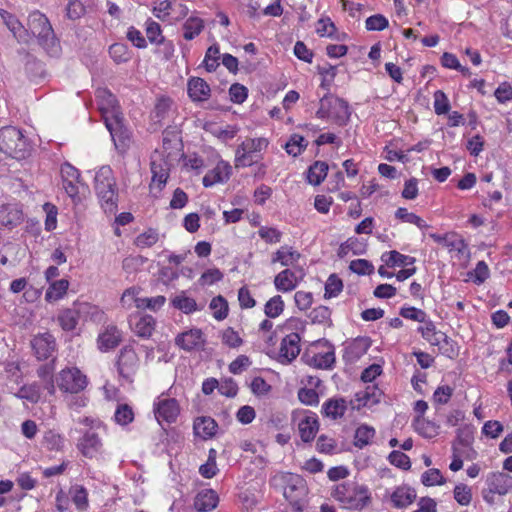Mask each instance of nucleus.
Wrapping results in <instances>:
<instances>
[{
	"label": "nucleus",
	"mask_w": 512,
	"mask_h": 512,
	"mask_svg": "<svg viewBox=\"0 0 512 512\" xmlns=\"http://www.w3.org/2000/svg\"><path fill=\"white\" fill-rule=\"evenodd\" d=\"M94 188L105 213L114 214L118 207L116 179L110 166H102L96 172Z\"/></svg>",
	"instance_id": "f257e3e1"
},
{
	"label": "nucleus",
	"mask_w": 512,
	"mask_h": 512,
	"mask_svg": "<svg viewBox=\"0 0 512 512\" xmlns=\"http://www.w3.org/2000/svg\"><path fill=\"white\" fill-rule=\"evenodd\" d=\"M332 496L346 509H363L370 501V493L365 485L346 481L335 486Z\"/></svg>",
	"instance_id": "f03ea898"
},
{
	"label": "nucleus",
	"mask_w": 512,
	"mask_h": 512,
	"mask_svg": "<svg viewBox=\"0 0 512 512\" xmlns=\"http://www.w3.org/2000/svg\"><path fill=\"white\" fill-rule=\"evenodd\" d=\"M28 28L37 37L39 44L51 55L59 51V44L48 18L40 11H33L28 17Z\"/></svg>",
	"instance_id": "7ed1b4c3"
},
{
	"label": "nucleus",
	"mask_w": 512,
	"mask_h": 512,
	"mask_svg": "<svg viewBox=\"0 0 512 512\" xmlns=\"http://www.w3.org/2000/svg\"><path fill=\"white\" fill-rule=\"evenodd\" d=\"M274 486L281 487L284 498L291 504L295 511H302V501L306 495L304 480L296 474L280 473L272 479Z\"/></svg>",
	"instance_id": "20e7f679"
},
{
	"label": "nucleus",
	"mask_w": 512,
	"mask_h": 512,
	"mask_svg": "<svg viewBox=\"0 0 512 512\" xmlns=\"http://www.w3.org/2000/svg\"><path fill=\"white\" fill-rule=\"evenodd\" d=\"M30 144L22 131L6 126L0 129V150L15 159H25L30 153Z\"/></svg>",
	"instance_id": "39448f33"
},
{
	"label": "nucleus",
	"mask_w": 512,
	"mask_h": 512,
	"mask_svg": "<svg viewBox=\"0 0 512 512\" xmlns=\"http://www.w3.org/2000/svg\"><path fill=\"white\" fill-rule=\"evenodd\" d=\"M316 116L330 120L338 126H345L350 119L351 111L345 100L333 95H325L319 101Z\"/></svg>",
	"instance_id": "423d86ee"
},
{
	"label": "nucleus",
	"mask_w": 512,
	"mask_h": 512,
	"mask_svg": "<svg viewBox=\"0 0 512 512\" xmlns=\"http://www.w3.org/2000/svg\"><path fill=\"white\" fill-rule=\"evenodd\" d=\"M269 142L264 137L247 138L236 150L235 165L236 167L251 166L260 158V153L267 149Z\"/></svg>",
	"instance_id": "0eeeda50"
},
{
	"label": "nucleus",
	"mask_w": 512,
	"mask_h": 512,
	"mask_svg": "<svg viewBox=\"0 0 512 512\" xmlns=\"http://www.w3.org/2000/svg\"><path fill=\"white\" fill-rule=\"evenodd\" d=\"M56 383L61 391L76 394L86 388L88 379L77 367H67L59 372Z\"/></svg>",
	"instance_id": "6e6552de"
},
{
	"label": "nucleus",
	"mask_w": 512,
	"mask_h": 512,
	"mask_svg": "<svg viewBox=\"0 0 512 512\" xmlns=\"http://www.w3.org/2000/svg\"><path fill=\"white\" fill-rule=\"evenodd\" d=\"M106 128L110 132L115 148L120 153H125L132 144V133L124 124L123 116L106 119Z\"/></svg>",
	"instance_id": "1a4fd4ad"
},
{
	"label": "nucleus",
	"mask_w": 512,
	"mask_h": 512,
	"mask_svg": "<svg viewBox=\"0 0 512 512\" xmlns=\"http://www.w3.org/2000/svg\"><path fill=\"white\" fill-rule=\"evenodd\" d=\"M487 490H483V498L493 503L494 495H506L512 490V476L503 472H491L486 476Z\"/></svg>",
	"instance_id": "9d476101"
},
{
	"label": "nucleus",
	"mask_w": 512,
	"mask_h": 512,
	"mask_svg": "<svg viewBox=\"0 0 512 512\" xmlns=\"http://www.w3.org/2000/svg\"><path fill=\"white\" fill-rule=\"evenodd\" d=\"M60 172L65 192L74 203L80 202V189L85 188L84 183L81 181L80 172L70 163L62 164Z\"/></svg>",
	"instance_id": "9b49d317"
},
{
	"label": "nucleus",
	"mask_w": 512,
	"mask_h": 512,
	"mask_svg": "<svg viewBox=\"0 0 512 512\" xmlns=\"http://www.w3.org/2000/svg\"><path fill=\"white\" fill-rule=\"evenodd\" d=\"M305 272L302 268H286L275 275L273 284L278 292L289 293L303 281Z\"/></svg>",
	"instance_id": "f8f14e48"
},
{
	"label": "nucleus",
	"mask_w": 512,
	"mask_h": 512,
	"mask_svg": "<svg viewBox=\"0 0 512 512\" xmlns=\"http://www.w3.org/2000/svg\"><path fill=\"white\" fill-rule=\"evenodd\" d=\"M96 101L102 114L104 123L108 118H118L122 116L116 97L106 88H100L96 91Z\"/></svg>",
	"instance_id": "ddd939ff"
},
{
	"label": "nucleus",
	"mask_w": 512,
	"mask_h": 512,
	"mask_svg": "<svg viewBox=\"0 0 512 512\" xmlns=\"http://www.w3.org/2000/svg\"><path fill=\"white\" fill-rule=\"evenodd\" d=\"M300 350L299 334L290 333L281 341L277 360L281 364H289L299 355Z\"/></svg>",
	"instance_id": "4468645a"
},
{
	"label": "nucleus",
	"mask_w": 512,
	"mask_h": 512,
	"mask_svg": "<svg viewBox=\"0 0 512 512\" xmlns=\"http://www.w3.org/2000/svg\"><path fill=\"white\" fill-rule=\"evenodd\" d=\"M78 449L86 458H94L102 452L103 443L95 431H87L78 443Z\"/></svg>",
	"instance_id": "2eb2a0df"
},
{
	"label": "nucleus",
	"mask_w": 512,
	"mask_h": 512,
	"mask_svg": "<svg viewBox=\"0 0 512 512\" xmlns=\"http://www.w3.org/2000/svg\"><path fill=\"white\" fill-rule=\"evenodd\" d=\"M151 173L150 192L156 195L162 191L169 177L168 164L163 159L153 160Z\"/></svg>",
	"instance_id": "dca6fc26"
},
{
	"label": "nucleus",
	"mask_w": 512,
	"mask_h": 512,
	"mask_svg": "<svg viewBox=\"0 0 512 512\" xmlns=\"http://www.w3.org/2000/svg\"><path fill=\"white\" fill-rule=\"evenodd\" d=\"M205 338L200 329L185 331L175 338V344L185 351L197 350L203 347Z\"/></svg>",
	"instance_id": "f3484780"
},
{
	"label": "nucleus",
	"mask_w": 512,
	"mask_h": 512,
	"mask_svg": "<svg viewBox=\"0 0 512 512\" xmlns=\"http://www.w3.org/2000/svg\"><path fill=\"white\" fill-rule=\"evenodd\" d=\"M138 366V356L132 348L125 347L121 349L118 356L117 367L119 374L128 379L136 371Z\"/></svg>",
	"instance_id": "a211bd4d"
},
{
	"label": "nucleus",
	"mask_w": 512,
	"mask_h": 512,
	"mask_svg": "<svg viewBox=\"0 0 512 512\" xmlns=\"http://www.w3.org/2000/svg\"><path fill=\"white\" fill-rule=\"evenodd\" d=\"M36 357L39 360L48 359L55 351V338L49 333H43L35 336L31 342Z\"/></svg>",
	"instance_id": "6ab92c4d"
},
{
	"label": "nucleus",
	"mask_w": 512,
	"mask_h": 512,
	"mask_svg": "<svg viewBox=\"0 0 512 512\" xmlns=\"http://www.w3.org/2000/svg\"><path fill=\"white\" fill-rule=\"evenodd\" d=\"M178 402L173 398L160 399L155 404V417L158 422H174L179 414Z\"/></svg>",
	"instance_id": "aec40b11"
},
{
	"label": "nucleus",
	"mask_w": 512,
	"mask_h": 512,
	"mask_svg": "<svg viewBox=\"0 0 512 512\" xmlns=\"http://www.w3.org/2000/svg\"><path fill=\"white\" fill-rule=\"evenodd\" d=\"M232 172V167L225 161H219L216 166L209 170L203 177V185L205 187H212L218 183L226 182Z\"/></svg>",
	"instance_id": "412c9836"
},
{
	"label": "nucleus",
	"mask_w": 512,
	"mask_h": 512,
	"mask_svg": "<svg viewBox=\"0 0 512 512\" xmlns=\"http://www.w3.org/2000/svg\"><path fill=\"white\" fill-rule=\"evenodd\" d=\"M0 17L19 42L27 43L29 41L28 31L14 15L4 9H0Z\"/></svg>",
	"instance_id": "4be33fe9"
},
{
	"label": "nucleus",
	"mask_w": 512,
	"mask_h": 512,
	"mask_svg": "<svg viewBox=\"0 0 512 512\" xmlns=\"http://www.w3.org/2000/svg\"><path fill=\"white\" fill-rule=\"evenodd\" d=\"M23 222V212L16 205H3L0 207V226L13 228Z\"/></svg>",
	"instance_id": "5701e85b"
},
{
	"label": "nucleus",
	"mask_w": 512,
	"mask_h": 512,
	"mask_svg": "<svg viewBox=\"0 0 512 512\" xmlns=\"http://www.w3.org/2000/svg\"><path fill=\"white\" fill-rule=\"evenodd\" d=\"M218 424L216 421L208 416L197 417L194 420L193 430L197 437L204 440L214 437L217 433Z\"/></svg>",
	"instance_id": "b1692460"
},
{
	"label": "nucleus",
	"mask_w": 512,
	"mask_h": 512,
	"mask_svg": "<svg viewBox=\"0 0 512 512\" xmlns=\"http://www.w3.org/2000/svg\"><path fill=\"white\" fill-rule=\"evenodd\" d=\"M300 253L295 250L293 247L284 245L281 246L276 252H274L271 256V263H280L284 267H295V264L300 259Z\"/></svg>",
	"instance_id": "393cba45"
},
{
	"label": "nucleus",
	"mask_w": 512,
	"mask_h": 512,
	"mask_svg": "<svg viewBox=\"0 0 512 512\" xmlns=\"http://www.w3.org/2000/svg\"><path fill=\"white\" fill-rule=\"evenodd\" d=\"M121 332L114 326L109 325L105 330L98 336V346L101 351H108L114 349L121 342Z\"/></svg>",
	"instance_id": "a878e982"
},
{
	"label": "nucleus",
	"mask_w": 512,
	"mask_h": 512,
	"mask_svg": "<svg viewBox=\"0 0 512 512\" xmlns=\"http://www.w3.org/2000/svg\"><path fill=\"white\" fill-rule=\"evenodd\" d=\"M88 306L87 303L80 304L79 308H67L60 311L57 320L61 328L65 331L74 330L78 324L79 313Z\"/></svg>",
	"instance_id": "bb28decb"
},
{
	"label": "nucleus",
	"mask_w": 512,
	"mask_h": 512,
	"mask_svg": "<svg viewBox=\"0 0 512 512\" xmlns=\"http://www.w3.org/2000/svg\"><path fill=\"white\" fill-rule=\"evenodd\" d=\"M218 501V495L214 490L204 489L196 495L194 507L199 512H208L217 507Z\"/></svg>",
	"instance_id": "cd10ccee"
},
{
	"label": "nucleus",
	"mask_w": 512,
	"mask_h": 512,
	"mask_svg": "<svg viewBox=\"0 0 512 512\" xmlns=\"http://www.w3.org/2000/svg\"><path fill=\"white\" fill-rule=\"evenodd\" d=\"M319 429L318 419L315 414L305 416L298 423V430L301 440L303 442L312 441Z\"/></svg>",
	"instance_id": "c85d7f7f"
},
{
	"label": "nucleus",
	"mask_w": 512,
	"mask_h": 512,
	"mask_svg": "<svg viewBox=\"0 0 512 512\" xmlns=\"http://www.w3.org/2000/svg\"><path fill=\"white\" fill-rule=\"evenodd\" d=\"M210 87L206 81L193 77L188 81V94L193 101H205L210 96Z\"/></svg>",
	"instance_id": "c756f323"
},
{
	"label": "nucleus",
	"mask_w": 512,
	"mask_h": 512,
	"mask_svg": "<svg viewBox=\"0 0 512 512\" xmlns=\"http://www.w3.org/2000/svg\"><path fill=\"white\" fill-rule=\"evenodd\" d=\"M416 498L414 489L408 486H399L391 494V502L396 508H404L413 503Z\"/></svg>",
	"instance_id": "7c9ffc66"
},
{
	"label": "nucleus",
	"mask_w": 512,
	"mask_h": 512,
	"mask_svg": "<svg viewBox=\"0 0 512 512\" xmlns=\"http://www.w3.org/2000/svg\"><path fill=\"white\" fill-rule=\"evenodd\" d=\"M418 331L431 345L438 346L443 341L447 342L446 334L436 330L434 323L430 320L426 321L423 326L419 327Z\"/></svg>",
	"instance_id": "2f4dec72"
},
{
	"label": "nucleus",
	"mask_w": 512,
	"mask_h": 512,
	"mask_svg": "<svg viewBox=\"0 0 512 512\" xmlns=\"http://www.w3.org/2000/svg\"><path fill=\"white\" fill-rule=\"evenodd\" d=\"M347 410V403L343 398L329 399L322 405L323 414L331 419L341 418Z\"/></svg>",
	"instance_id": "473e14b6"
},
{
	"label": "nucleus",
	"mask_w": 512,
	"mask_h": 512,
	"mask_svg": "<svg viewBox=\"0 0 512 512\" xmlns=\"http://www.w3.org/2000/svg\"><path fill=\"white\" fill-rule=\"evenodd\" d=\"M41 444L48 451L61 452L64 449L65 439L60 433L50 429L43 433Z\"/></svg>",
	"instance_id": "72a5a7b5"
},
{
	"label": "nucleus",
	"mask_w": 512,
	"mask_h": 512,
	"mask_svg": "<svg viewBox=\"0 0 512 512\" xmlns=\"http://www.w3.org/2000/svg\"><path fill=\"white\" fill-rule=\"evenodd\" d=\"M156 321L151 315H143L133 325L134 333L144 339L152 336L155 330Z\"/></svg>",
	"instance_id": "f704fd0d"
},
{
	"label": "nucleus",
	"mask_w": 512,
	"mask_h": 512,
	"mask_svg": "<svg viewBox=\"0 0 512 512\" xmlns=\"http://www.w3.org/2000/svg\"><path fill=\"white\" fill-rule=\"evenodd\" d=\"M413 427L415 431L424 438H433L439 433V426L423 416L415 417Z\"/></svg>",
	"instance_id": "c9c22d12"
},
{
	"label": "nucleus",
	"mask_w": 512,
	"mask_h": 512,
	"mask_svg": "<svg viewBox=\"0 0 512 512\" xmlns=\"http://www.w3.org/2000/svg\"><path fill=\"white\" fill-rule=\"evenodd\" d=\"M69 496L79 511H86L89 506L88 491L79 484L72 485L69 488Z\"/></svg>",
	"instance_id": "e433bc0d"
},
{
	"label": "nucleus",
	"mask_w": 512,
	"mask_h": 512,
	"mask_svg": "<svg viewBox=\"0 0 512 512\" xmlns=\"http://www.w3.org/2000/svg\"><path fill=\"white\" fill-rule=\"evenodd\" d=\"M382 261L389 267L402 266L408 267L415 263V258L403 255L396 250L386 252L381 257Z\"/></svg>",
	"instance_id": "4c0bfd02"
},
{
	"label": "nucleus",
	"mask_w": 512,
	"mask_h": 512,
	"mask_svg": "<svg viewBox=\"0 0 512 512\" xmlns=\"http://www.w3.org/2000/svg\"><path fill=\"white\" fill-rule=\"evenodd\" d=\"M430 237L435 242L443 245L444 247L448 248L449 250H457L458 252H462L466 248L464 240L457 237L455 234H445V235L430 234Z\"/></svg>",
	"instance_id": "58836bf2"
},
{
	"label": "nucleus",
	"mask_w": 512,
	"mask_h": 512,
	"mask_svg": "<svg viewBox=\"0 0 512 512\" xmlns=\"http://www.w3.org/2000/svg\"><path fill=\"white\" fill-rule=\"evenodd\" d=\"M69 288V281L66 279L56 280L50 283L45 293V299L53 302L62 299Z\"/></svg>",
	"instance_id": "ea45409f"
},
{
	"label": "nucleus",
	"mask_w": 512,
	"mask_h": 512,
	"mask_svg": "<svg viewBox=\"0 0 512 512\" xmlns=\"http://www.w3.org/2000/svg\"><path fill=\"white\" fill-rule=\"evenodd\" d=\"M183 37L190 41L197 37L204 29V21L196 16L189 17L183 24Z\"/></svg>",
	"instance_id": "a19ab883"
},
{
	"label": "nucleus",
	"mask_w": 512,
	"mask_h": 512,
	"mask_svg": "<svg viewBox=\"0 0 512 512\" xmlns=\"http://www.w3.org/2000/svg\"><path fill=\"white\" fill-rule=\"evenodd\" d=\"M174 308L182 311L185 314H190L198 310L196 301L188 297L186 292L182 291L171 299Z\"/></svg>",
	"instance_id": "79ce46f5"
},
{
	"label": "nucleus",
	"mask_w": 512,
	"mask_h": 512,
	"mask_svg": "<svg viewBox=\"0 0 512 512\" xmlns=\"http://www.w3.org/2000/svg\"><path fill=\"white\" fill-rule=\"evenodd\" d=\"M328 172V164L323 161H316L308 169L307 179L312 185H319L326 177Z\"/></svg>",
	"instance_id": "37998d69"
},
{
	"label": "nucleus",
	"mask_w": 512,
	"mask_h": 512,
	"mask_svg": "<svg viewBox=\"0 0 512 512\" xmlns=\"http://www.w3.org/2000/svg\"><path fill=\"white\" fill-rule=\"evenodd\" d=\"M374 437L375 429L372 426L362 424L355 431L354 445L363 448L370 444Z\"/></svg>",
	"instance_id": "c03bdc74"
},
{
	"label": "nucleus",
	"mask_w": 512,
	"mask_h": 512,
	"mask_svg": "<svg viewBox=\"0 0 512 512\" xmlns=\"http://www.w3.org/2000/svg\"><path fill=\"white\" fill-rule=\"evenodd\" d=\"M335 362V354L334 351L330 350L324 353L314 354L309 360L308 363L320 369H328Z\"/></svg>",
	"instance_id": "a18cd8bd"
},
{
	"label": "nucleus",
	"mask_w": 512,
	"mask_h": 512,
	"mask_svg": "<svg viewBox=\"0 0 512 512\" xmlns=\"http://www.w3.org/2000/svg\"><path fill=\"white\" fill-rule=\"evenodd\" d=\"M284 301L280 295L271 297L264 306V313L269 318H276L284 311Z\"/></svg>",
	"instance_id": "49530a36"
},
{
	"label": "nucleus",
	"mask_w": 512,
	"mask_h": 512,
	"mask_svg": "<svg viewBox=\"0 0 512 512\" xmlns=\"http://www.w3.org/2000/svg\"><path fill=\"white\" fill-rule=\"evenodd\" d=\"M220 49L217 44L211 45L205 54L203 64L208 72H214L219 67Z\"/></svg>",
	"instance_id": "de8ad7c7"
},
{
	"label": "nucleus",
	"mask_w": 512,
	"mask_h": 512,
	"mask_svg": "<svg viewBox=\"0 0 512 512\" xmlns=\"http://www.w3.org/2000/svg\"><path fill=\"white\" fill-rule=\"evenodd\" d=\"M395 217L402 222L414 224L422 230L429 227V225L421 217L412 212H409L406 208H398L395 212Z\"/></svg>",
	"instance_id": "09e8293b"
},
{
	"label": "nucleus",
	"mask_w": 512,
	"mask_h": 512,
	"mask_svg": "<svg viewBox=\"0 0 512 512\" xmlns=\"http://www.w3.org/2000/svg\"><path fill=\"white\" fill-rule=\"evenodd\" d=\"M15 396L31 403H37L40 399V387L36 383L24 385L18 390Z\"/></svg>",
	"instance_id": "8fccbe9b"
},
{
	"label": "nucleus",
	"mask_w": 512,
	"mask_h": 512,
	"mask_svg": "<svg viewBox=\"0 0 512 512\" xmlns=\"http://www.w3.org/2000/svg\"><path fill=\"white\" fill-rule=\"evenodd\" d=\"M307 141L299 134H293L285 144L286 152L291 156H298L306 148Z\"/></svg>",
	"instance_id": "3c124183"
},
{
	"label": "nucleus",
	"mask_w": 512,
	"mask_h": 512,
	"mask_svg": "<svg viewBox=\"0 0 512 512\" xmlns=\"http://www.w3.org/2000/svg\"><path fill=\"white\" fill-rule=\"evenodd\" d=\"M209 308L213 311V316L217 320H223L228 315V303L225 298L220 295L211 300Z\"/></svg>",
	"instance_id": "603ef678"
},
{
	"label": "nucleus",
	"mask_w": 512,
	"mask_h": 512,
	"mask_svg": "<svg viewBox=\"0 0 512 512\" xmlns=\"http://www.w3.org/2000/svg\"><path fill=\"white\" fill-rule=\"evenodd\" d=\"M134 419V412L132 407L128 404H119L114 413V420L117 424L125 426L131 423Z\"/></svg>",
	"instance_id": "864d4df0"
},
{
	"label": "nucleus",
	"mask_w": 512,
	"mask_h": 512,
	"mask_svg": "<svg viewBox=\"0 0 512 512\" xmlns=\"http://www.w3.org/2000/svg\"><path fill=\"white\" fill-rule=\"evenodd\" d=\"M369 347L370 343L367 339H357L347 348V355L351 360H357L368 351Z\"/></svg>",
	"instance_id": "5fc2aeb1"
},
{
	"label": "nucleus",
	"mask_w": 512,
	"mask_h": 512,
	"mask_svg": "<svg viewBox=\"0 0 512 512\" xmlns=\"http://www.w3.org/2000/svg\"><path fill=\"white\" fill-rule=\"evenodd\" d=\"M109 54L116 63L127 62L131 55L128 47L122 43H115L110 46Z\"/></svg>",
	"instance_id": "6e6d98bb"
},
{
	"label": "nucleus",
	"mask_w": 512,
	"mask_h": 512,
	"mask_svg": "<svg viewBox=\"0 0 512 512\" xmlns=\"http://www.w3.org/2000/svg\"><path fill=\"white\" fill-rule=\"evenodd\" d=\"M343 289L342 280L335 274H332L328 277L325 284V298H333L336 297Z\"/></svg>",
	"instance_id": "4d7b16f0"
},
{
	"label": "nucleus",
	"mask_w": 512,
	"mask_h": 512,
	"mask_svg": "<svg viewBox=\"0 0 512 512\" xmlns=\"http://www.w3.org/2000/svg\"><path fill=\"white\" fill-rule=\"evenodd\" d=\"M258 235L268 244L279 243L282 238V232L275 227L261 226L258 230Z\"/></svg>",
	"instance_id": "13d9d810"
},
{
	"label": "nucleus",
	"mask_w": 512,
	"mask_h": 512,
	"mask_svg": "<svg viewBox=\"0 0 512 512\" xmlns=\"http://www.w3.org/2000/svg\"><path fill=\"white\" fill-rule=\"evenodd\" d=\"M454 499L462 506H467L470 504L472 500V491L471 488L465 484H458L455 486L454 491Z\"/></svg>",
	"instance_id": "bf43d9fd"
},
{
	"label": "nucleus",
	"mask_w": 512,
	"mask_h": 512,
	"mask_svg": "<svg viewBox=\"0 0 512 512\" xmlns=\"http://www.w3.org/2000/svg\"><path fill=\"white\" fill-rule=\"evenodd\" d=\"M433 97L435 113L437 115H443L448 113L450 110V103L446 94L441 90H437L434 92Z\"/></svg>",
	"instance_id": "052dcab7"
},
{
	"label": "nucleus",
	"mask_w": 512,
	"mask_h": 512,
	"mask_svg": "<svg viewBox=\"0 0 512 512\" xmlns=\"http://www.w3.org/2000/svg\"><path fill=\"white\" fill-rule=\"evenodd\" d=\"M421 481L425 486L442 485L445 479L440 470L436 468L429 469L422 474Z\"/></svg>",
	"instance_id": "680f3d73"
},
{
	"label": "nucleus",
	"mask_w": 512,
	"mask_h": 512,
	"mask_svg": "<svg viewBox=\"0 0 512 512\" xmlns=\"http://www.w3.org/2000/svg\"><path fill=\"white\" fill-rule=\"evenodd\" d=\"M146 35L151 43L160 44L164 40L160 25L151 19L146 22Z\"/></svg>",
	"instance_id": "e2e57ef3"
},
{
	"label": "nucleus",
	"mask_w": 512,
	"mask_h": 512,
	"mask_svg": "<svg viewBox=\"0 0 512 512\" xmlns=\"http://www.w3.org/2000/svg\"><path fill=\"white\" fill-rule=\"evenodd\" d=\"M138 295V289L135 287H130L126 289L122 297L120 299V303L123 308L125 309H131L133 306H136L138 308V301H140L141 298L137 297Z\"/></svg>",
	"instance_id": "0e129e2a"
},
{
	"label": "nucleus",
	"mask_w": 512,
	"mask_h": 512,
	"mask_svg": "<svg viewBox=\"0 0 512 512\" xmlns=\"http://www.w3.org/2000/svg\"><path fill=\"white\" fill-rule=\"evenodd\" d=\"M330 316V309L323 305L314 308L309 314L311 321L317 324H326L330 322Z\"/></svg>",
	"instance_id": "69168bd1"
},
{
	"label": "nucleus",
	"mask_w": 512,
	"mask_h": 512,
	"mask_svg": "<svg viewBox=\"0 0 512 512\" xmlns=\"http://www.w3.org/2000/svg\"><path fill=\"white\" fill-rule=\"evenodd\" d=\"M222 342L230 348H238L242 345L243 340L233 328L228 327L222 332Z\"/></svg>",
	"instance_id": "338daca9"
},
{
	"label": "nucleus",
	"mask_w": 512,
	"mask_h": 512,
	"mask_svg": "<svg viewBox=\"0 0 512 512\" xmlns=\"http://www.w3.org/2000/svg\"><path fill=\"white\" fill-rule=\"evenodd\" d=\"M350 270L358 275H370L374 271V266L371 262L365 259H356L351 261Z\"/></svg>",
	"instance_id": "774afa93"
}]
</instances>
